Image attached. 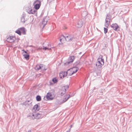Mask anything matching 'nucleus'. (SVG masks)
Here are the masks:
<instances>
[{
  "label": "nucleus",
  "instance_id": "obj_1",
  "mask_svg": "<svg viewBox=\"0 0 132 132\" xmlns=\"http://www.w3.org/2000/svg\"><path fill=\"white\" fill-rule=\"evenodd\" d=\"M44 112H39V113H31L30 114L29 116L32 119H39L42 118L44 115Z\"/></svg>",
  "mask_w": 132,
  "mask_h": 132
},
{
  "label": "nucleus",
  "instance_id": "obj_2",
  "mask_svg": "<svg viewBox=\"0 0 132 132\" xmlns=\"http://www.w3.org/2000/svg\"><path fill=\"white\" fill-rule=\"evenodd\" d=\"M111 18V16L110 14H107V16L105 20V26L106 28H108V27L109 26Z\"/></svg>",
  "mask_w": 132,
  "mask_h": 132
},
{
  "label": "nucleus",
  "instance_id": "obj_3",
  "mask_svg": "<svg viewBox=\"0 0 132 132\" xmlns=\"http://www.w3.org/2000/svg\"><path fill=\"white\" fill-rule=\"evenodd\" d=\"M68 88L69 86L68 85L63 86L60 91L61 95L62 96L65 93L67 89H68Z\"/></svg>",
  "mask_w": 132,
  "mask_h": 132
},
{
  "label": "nucleus",
  "instance_id": "obj_4",
  "mask_svg": "<svg viewBox=\"0 0 132 132\" xmlns=\"http://www.w3.org/2000/svg\"><path fill=\"white\" fill-rule=\"evenodd\" d=\"M41 2L38 0H36L34 1L33 5L34 6V8H39L41 5Z\"/></svg>",
  "mask_w": 132,
  "mask_h": 132
},
{
  "label": "nucleus",
  "instance_id": "obj_5",
  "mask_svg": "<svg viewBox=\"0 0 132 132\" xmlns=\"http://www.w3.org/2000/svg\"><path fill=\"white\" fill-rule=\"evenodd\" d=\"M100 59H98V61L96 62V65L97 68L99 70H101V69L102 65H104V63H101V62L100 61Z\"/></svg>",
  "mask_w": 132,
  "mask_h": 132
},
{
  "label": "nucleus",
  "instance_id": "obj_6",
  "mask_svg": "<svg viewBox=\"0 0 132 132\" xmlns=\"http://www.w3.org/2000/svg\"><path fill=\"white\" fill-rule=\"evenodd\" d=\"M63 36L65 38L66 41H71L73 39V37L72 35H68L66 36Z\"/></svg>",
  "mask_w": 132,
  "mask_h": 132
},
{
  "label": "nucleus",
  "instance_id": "obj_7",
  "mask_svg": "<svg viewBox=\"0 0 132 132\" xmlns=\"http://www.w3.org/2000/svg\"><path fill=\"white\" fill-rule=\"evenodd\" d=\"M39 9H27V12L29 14H34L37 13V10Z\"/></svg>",
  "mask_w": 132,
  "mask_h": 132
},
{
  "label": "nucleus",
  "instance_id": "obj_8",
  "mask_svg": "<svg viewBox=\"0 0 132 132\" xmlns=\"http://www.w3.org/2000/svg\"><path fill=\"white\" fill-rule=\"evenodd\" d=\"M15 40V37L14 36H9L7 39L6 41L9 43H12Z\"/></svg>",
  "mask_w": 132,
  "mask_h": 132
},
{
  "label": "nucleus",
  "instance_id": "obj_9",
  "mask_svg": "<svg viewBox=\"0 0 132 132\" xmlns=\"http://www.w3.org/2000/svg\"><path fill=\"white\" fill-rule=\"evenodd\" d=\"M75 59V56H70L68 59V61L65 64H69L70 63H72Z\"/></svg>",
  "mask_w": 132,
  "mask_h": 132
},
{
  "label": "nucleus",
  "instance_id": "obj_10",
  "mask_svg": "<svg viewBox=\"0 0 132 132\" xmlns=\"http://www.w3.org/2000/svg\"><path fill=\"white\" fill-rule=\"evenodd\" d=\"M52 96L51 93L48 92L47 93L46 96V98L48 100H51L53 99V97H51Z\"/></svg>",
  "mask_w": 132,
  "mask_h": 132
},
{
  "label": "nucleus",
  "instance_id": "obj_11",
  "mask_svg": "<svg viewBox=\"0 0 132 132\" xmlns=\"http://www.w3.org/2000/svg\"><path fill=\"white\" fill-rule=\"evenodd\" d=\"M111 27L115 30H117L119 27V26L116 23L113 24L112 25H111Z\"/></svg>",
  "mask_w": 132,
  "mask_h": 132
},
{
  "label": "nucleus",
  "instance_id": "obj_12",
  "mask_svg": "<svg viewBox=\"0 0 132 132\" xmlns=\"http://www.w3.org/2000/svg\"><path fill=\"white\" fill-rule=\"evenodd\" d=\"M82 24L83 22L81 20H80L76 24V26L77 27L80 28L82 26Z\"/></svg>",
  "mask_w": 132,
  "mask_h": 132
},
{
  "label": "nucleus",
  "instance_id": "obj_13",
  "mask_svg": "<svg viewBox=\"0 0 132 132\" xmlns=\"http://www.w3.org/2000/svg\"><path fill=\"white\" fill-rule=\"evenodd\" d=\"M26 15V14L25 13H23L21 16V22L23 23H24L27 20L25 19Z\"/></svg>",
  "mask_w": 132,
  "mask_h": 132
},
{
  "label": "nucleus",
  "instance_id": "obj_14",
  "mask_svg": "<svg viewBox=\"0 0 132 132\" xmlns=\"http://www.w3.org/2000/svg\"><path fill=\"white\" fill-rule=\"evenodd\" d=\"M32 101L31 100H26L25 102L26 105V106H31L32 105Z\"/></svg>",
  "mask_w": 132,
  "mask_h": 132
},
{
  "label": "nucleus",
  "instance_id": "obj_15",
  "mask_svg": "<svg viewBox=\"0 0 132 132\" xmlns=\"http://www.w3.org/2000/svg\"><path fill=\"white\" fill-rule=\"evenodd\" d=\"M69 71H67V72H63L61 73H60V76H63V77H65L67 75V73H68Z\"/></svg>",
  "mask_w": 132,
  "mask_h": 132
},
{
  "label": "nucleus",
  "instance_id": "obj_16",
  "mask_svg": "<svg viewBox=\"0 0 132 132\" xmlns=\"http://www.w3.org/2000/svg\"><path fill=\"white\" fill-rule=\"evenodd\" d=\"M72 69V71L71 74L72 75L77 72L78 71V69L77 67H74Z\"/></svg>",
  "mask_w": 132,
  "mask_h": 132
},
{
  "label": "nucleus",
  "instance_id": "obj_17",
  "mask_svg": "<svg viewBox=\"0 0 132 132\" xmlns=\"http://www.w3.org/2000/svg\"><path fill=\"white\" fill-rule=\"evenodd\" d=\"M19 29L21 31V32H22L23 34H26V30L25 28L22 27V28H20Z\"/></svg>",
  "mask_w": 132,
  "mask_h": 132
},
{
  "label": "nucleus",
  "instance_id": "obj_18",
  "mask_svg": "<svg viewBox=\"0 0 132 132\" xmlns=\"http://www.w3.org/2000/svg\"><path fill=\"white\" fill-rule=\"evenodd\" d=\"M39 106L37 104L35 105L33 108V109H34L36 111H39Z\"/></svg>",
  "mask_w": 132,
  "mask_h": 132
},
{
  "label": "nucleus",
  "instance_id": "obj_19",
  "mask_svg": "<svg viewBox=\"0 0 132 132\" xmlns=\"http://www.w3.org/2000/svg\"><path fill=\"white\" fill-rule=\"evenodd\" d=\"M88 15L87 12L86 11H84L82 13V17H86Z\"/></svg>",
  "mask_w": 132,
  "mask_h": 132
},
{
  "label": "nucleus",
  "instance_id": "obj_20",
  "mask_svg": "<svg viewBox=\"0 0 132 132\" xmlns=\"http://www.w3.org/2000/svg\"><path fill=\"white\" fill-rule=\"evenodd\" d=\"M23 56L24 58L27 60H29V55L27 54H23Z\"/></svg>",
  "mask_w": 132,
  "mask_h": 132
},
{
  "label": "nucleus",
  "instance_id": "obj_21",
  "mask_svg": "<svg viewBox=\"0 0 132 132\" xmlns=\"http://www.w3.org/2000/svg\"><path fill=\"white\" fill-rule=\"evenodd\" d=\"M46 17H45L44 18L42 21V24H43L46 25L47 22V20L46 19Z\"/></svg>",
  "mask_w": 132,
  "mask_h": 132
},
{
  "label": "nucleus",
  "instance_id": "obj_22",
  "mask_svg": "<svg viewBox=\"0 0 132 132\" xmlns=\"http://www.w3.org/2000/svg\"><path fill=\"white\" fill-rule=\"evenodd\" d=\"M69 71L68 73H67V75H68V76H71L72 75V74H71V73H72L71 72L72 71V69H69L67 71Z\"/></svg>",
  "mask_w": 132,
  "mask_h": 132
},
{
  "label": "nucleus",
  "instance_id": "obj_23",
  "mask_svg": "<svg viewBox=\"0 0 132 132\" xmlns=\"http://www.w3.org/2000/svg\"><path fill=\"white\" fill-rule=\"evenodd\" d=\"M36 99L37 101H39L41 100V97L39 95H37L36 97Z\"/></svg>",
  "mask_w": 132,
  "mask_h": 132
},
{
  "label": "nucleus",
  "instance_id": "obj_24",
  "mask_svg": "<svg viewBox=\"0 0 132 132\" xmlns=\"http://www.w3.org/2000/svg\"><path fill=\"white\" fill-rule=\"evenodd\" d=\"M36 69L38 70L39 69H42L41 67L39 65H37L36 66L35 68Z\"/></svg>",
  "mask_w": 132,
  "mask_h": 132
},
{
  "label": "nucleus",
  "instance_id": "obj_25",
  "mask_svg": "<svg viewBox=\"0 0 132 132\" xmlns=\"http://www.w3.org/2000/svg\"><path fill=\"white\" fill-rule=\"evenodd\" d=\"M15 32L20 35L21 34V32L20 30H18L15 31Z\"/></svg>",
  "mask_w": 132,
  "mask_h": 132
},
{
  "label": "nucleus",
  "instance_id": "obj_26",
  "mask_svg": "<svg viewBox=\"0 0 132 132\" xmlns=\"http://www.w3.org/2000/svg\"><path fill=\"white\" fill-rule=\"evenodd\" d=\"M52 81L54 83H55L57 82V80L56 78H54L53 79Z\"/></svg>",
  "mask_w": 132,
  "mask_h": 132
},
{
  "label": "nucleus",
  "instance_id": "obj_27",
  "mask_svg": "<svg viewBox=\"0 0 132 132\" xmlns=\"http://www.w3.org/2000/svg\"><path fill=\"white\" fill-rule=\"evenodd\" d=\"M43 47H44V48H43V50H47V49L50 50L51 49V48H47V47H44V46H43Z\"/></svg>",
  "mask_w": 132,
  "mask_h": 132
},
{
  "label": "nucleus",
  "instance_id": "obj_28",
  "mask_svg": "<svg viewBox=\"0 0 132 132\" xmlns=\"http://www.w3.org/2000/svg\"><path fill=\"white\" fill-rule=\"evenodd\" d=\"M67 96V98H65V101H64V102L66 101L70 98V96L69 94H68Z\"/></svg>",
  "mask_w": 132,
  "mask_h": 132
},
{
  "label": "nucleus",
  "instance_id": "obj_29",
  "mask_svg": "<svg viewBox=\"0 0 132 132\" xmlns=\"http://www.w3.org/2000/svg\"><path fill=\"white\" fill-rule=\"evenodd\" d=\"M104 33L105 34H106L108 32V29L107 28H104Z\"/></svg>",
  "mask_w": 132,
  "mask_h": 132
},
{
  "label": "nucleus",
  "instance_id": "obj_30",
  "mask_svg": "<svg viewBox=\"0 0 132 132\" xmlns=\"http://www.w3.org/2000/svg\"><path fill=\"white\" fill-rule=\"evenodd\" d=\"M80 63V61H78L75 63V65H78Z\"/></svg>",
  "mask_w": 132,
  "mask_h": 132
},
{
  "label": "nucleus",
  "instance_id": "obj_31",
  "mask_svg": "<svg viewBox=\"0 0 132 132\" xmlns=\"http://www.w3.org/2000/svg\"><path fill=\"white\" fill-rule=\"evenodd\" d=\"M100 59V60H99L100 61V59H101V63H104V60L103 59H102V58L101 59Z\"/></svg>",
  "mask_w": 132,
  "mask_h": 132
},
{
  "label": "nucleus",
  "instance_id": "obj_32",
  "mask_svg": "<svg viewBox=\"0 0 132 132\" xmlns=\"http://www.w3.org/2000/svg\"><path fill=\"white\" fill-rule=\"evenodd\" d=\"M47 47L48 48H51V45L49 43H48V46Z\"/></svg>",
  "mask_w": 132,
  "mask_h": 132
},
{
  "label": "nucleus",
  "instance_id": "obj_33",
  "mask_svg": "<svg viewBox=\"0 0 132 132\" xmlns=\"http://www.w3.org/2000/svg\"><path fill=\"white\" fill-rule=\"evenodd\" d=\"M43 26L42 28H43L44 27H45V25H44V24H43Z\"/></svg>",
  "mask_w": 132,
  "mask_h": 132
},
{
  "label": "nucleus",
  "instance_id": "obj_34",
  "mask_svg": "<svg viewBox=\"0 0 132 132\" xmlns=\"http://www.w3.org/2000/svg\"><path fill=\"white\" fill-rule=\"evenodd\" d=\"M23 51L24 52L26 53V54H27V52L26 51H24V50H23Z\"/></svg>",
  "mask_w": 132,
  "mask_h": 132
},
{
  "label": "nucleus",
  "instance_id": "obj_35",
  "mask_svg": "<svg viewBox=\"0 0 132 132\" xmlns=\"http://www.w3.org/2000/svg\"><path fill=\"white\" fill-rule=\"evenodd\" d=\"M72 125H71L70 126V129H71V127H72Z\"/></svg>",
  "mask_w": 132,
  "mask_h": 132
},
{
  "label": "nucleus",
  "instance_id": "obj_36",
  "mask_svg": "<svg viewBox=\"0 0 132 132\" xmlns=\"http://www.w3.org/2000/svg\"><path fill=\"white\" fill-rule=\"evenodd\" d=\"M27 132H31V130H29Z\"/></svg>",
  "mask_w": 132,
  "mask_h": 132
},
{
  "label": "nucleus",
  "instance_id": "obj_37",
  "mask_svg": "<svg viewBox=\"0 0 132 132\" xmlns=\"http://www.w3.org/2000/svg\"><path fill=\"white\" fill-rule=\"evenodd\" d=\"M62 39H61H61H60V41L61 42V41Z\"/></svg>",
  "mask_w": 132,
  "mask_h": 132
},
{
  "label": "nucleus",
  "instance_id": "obj_38",
  "mask_svg": "<svg viewBox=\"0 0 132 132\" xmlns=\"http://www.w3.org/2000/svg\"><path fill=\"white\" fill-rule=\"evenodd\" d=\"M123 10H122V11H125V9H123Z\"/></svg>",
  "mask_w": 132,
  "mask_h": 132
},
{
  "label": "nucleus",
  "instance_id": "obj_39",
  "mask_svg": "<svg viewBox=\"0 0 132 132\" xmlns=\"http://www.w3.org/2000/svg\"><path fill=\"white\" fill-rule=\"evenodd\" d=\"M30 47H34L33 46H32V45H30V46H29Z\"/></svg>",
  "mask_w": 132,
  "mask_h": 132
},
{
  "label": "nucleus",
  "instance_id": "obj_40",
  "mask_svg": "<svg viewBox=\"0 0 132 132\" xmlns=\"http://www.w3.org/2000/svg\"><path fill=\"white\" fill-rule=\"evenodd\" d=\"M130 46H128V47L129 48H130Z\"/></svg>",
  "mask_w": 132,
  "mask_h": 132
},
{
  "label": "nucleus",
  "instance_id": "obj_41",
  "mask_svg": "<svg viewBox=\"0 0 132 132\" xmlns=\"http://www.w3.org/2000/svg\"><path fill=\"white\" fill-rule=\"evenodd\" d=\"M81 52H80L79 53V54H81Z\"/></svg>",
  "mask_w": 132,
  "mask_h": 132
},
{
  "label": "nucleus",
  "instance_id": "obj_42",
  "mask_svg": "<svg viewBox=\"0 0 132 132\" xmlns=\"http://www.w3.org/2000/svg\"><path fill=\"white\" fill-rule=\"evenodd\" d=\"M127 12H124V13H127Z\"/></svg>",
  "mask_w": 132,
  "mask_h": 132
},
{
  "label": "nucleus",
  "instance_id": "obj_43",
  "mask_svg": "<svg viewBox=\"0 0 132 132\" xmlns=\"http://www.w3.org/2000/svg\"><path fill=\"white\" fill-rule=\"evenodd\" d=\"M112 10L113 11H114V10H113V9H112Z\"/></svg>",
  "mask_w": 132,
  "mask_h": 132
},
{
  "label": "nucleus",
  "instance_id": "obj_44",
  "mask_svg": "<svg viewBox=\"0 0 132 132\" xmlns=\"http://www.w3.org/2000/svg\"><path fill=\"white\" fill-rule=\"evenodd\" d=\"M129 49L130 50H131V49H129Z\"/></svg>",
  "mask_w": 132,
  "mask_h": 132
}]
</instances>
